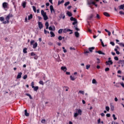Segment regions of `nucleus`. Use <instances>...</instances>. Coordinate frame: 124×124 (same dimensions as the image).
Returning a JSON list of instances; mask_svg holds the SVG:
<instances>
[{"label": "nucleus", "mask_w": 124, "mask_h": 124, "mask_svg": "<svg viewBox=\"0 0 124 124\" xmlns=\"http://www.w3.org/2000/svg\"><path fill=\"white\" fill-rule=\"evenodd\" d=\"M13 17V15L11 14H9L6 17L5 20L6 21H3V24H9V20L10 18H12Z\"/></svg>", "instance_id": "1"}, {"label": "nucleus", "mask_w": 124, "mask_h": 124, "mask_svg": "<svg viewBox=\"0 0 124 124\" xmlns=\"http://www.w3.org/2000/svg\"><path fill=\"white\" fill-rule=\"evenodd\" d=\"M41 14L43 16V17L44 18V20L45 21H46V20H48V16H47V13L45 12H44V10H42L41 11Z\"/></svg>", "instance_id": "2"}, {"label": "nucleus", "mask_w": 124, "mask_h": 124, "mask_svg": "<svg viewBox=\"0 0 124 124\" xmlns=\"http://www.w3.org/2000/svg\"><path fill=\"white\" fill-rule=\"evenodd\" d=\"M58 31H73L70 29H60Z\"/></svg>", "instance_id": "3"}, {"label": "nucleus", "mask_w": 124, "mask_h": 124, "mask_svg": "<svg viewBox=\"0 0 124 124\" xmlns=\"http://www.w3.org/2000/svg\"><path fill=\"white\" fill-rule=\"evenodd\" d=\"M106 65H110V64L112 65L113 64V62L112 60L107 61L106 62Z\"/></svg>", "instance_id": "4"}, {"label": "nucleus", "mask_w": 124, "mask_h": 124, "mask_svg": "<svg viewBox=\"0 0 124 124\" xmlns=\"http://www.w3.org/2000/svg\"><path fill=\"white\" fill-rule=\"evenodd\" d=\"M50 12L51 13H55V9H54V7L53 6V5H51L50 6Z\"/></svg>", "instance_id": "5"}, {"label": "nucleus", "mask_w": 124, "mask_h": 124, "mask_svg": "<svg viewBox=\"0 0 124 124\" xmlns=\"http://www.w3.org/2000/svg\"><path fill=\"white\" fill-rule=\"evenodd\" d=\"M23 73L22 72L18 73V75L16 77V79H20L22 77V75Z\"/></svg>", "instance_id": "6"}, {"label": "nucleus", "mask_w": 124, "mask_h": 124, "mask_svg": "<svg viewBox=\"0 0 124 124\" xmlns=\"http://www.w3.org/2000/svg\"><path fill=\"white\" fill-rule=\"evenodd\" d=\"M56 29L55 26H50L49 28H48V30L49 31H55V30Z\"/></svg>", "instance_id": "7"}, {"label": "nucleus", "mask_w": 124, "mask_h": 124, "mask_svg": "<svg viewBox=\"0 0 124 124\" xmlns=\"http://www.w3.org/2000/svg\"><path fill=\"white\" fill-rule=\"evenodd\" d=\"M118 63L122 64V67H124V60H119Z\"/></svg>", "instance_id": "8"}, {"label": "nucleus", "mask_w": 124, "mask_h": 124, "mask_svg": "<svg viewBox=\"0 0 124 124\" xmlns=\"http://www.w3.org/2000/svg\"><path fill=\"white\" fill-rule=\"evenodd\" d=\"M7 5H8V3H7V2H5L2 3L3 8H7Z\"/></svg>", "instance_id": "9"}, {"label": "nucleus", "mask_w": 124, "mask_h": 124, "mask_svg": "<svg viewBox=\"0 0 124 124\" xmlns=\"http://www.w3.org/2000/svg\"><path fill=\"white\" fill-rule=\"evenodd\" d=\"M95 53H98V54H99V55H105V53L102 52L101 50L96 51Z\"/></svg>", "instance_id": "10"}, {"label": "nucleus", "mask_w": 124, "mask_h": 124, "mask_svg": "<svg viewBox=\"0 0 124 124\" xmlns=\"http://www.w3.org/2000/svg\"><path fill=\"white\" fill-rule=\"evenodd\" d=\"M32 89H33L34 92H37V91H38V89H39V87L38 86H34L32 88Z\"/></svg>", "instance_id": "11"}, {"label": "nucleus", "mask_w": 124, "mask_h": 124, "mask_svg": "<svg viewBox=\"0 0 124 124\" xmlns=\"http://www.w3.org/2000/svg\"><path fill=\"white\" fill-rule=\"evenodd\" d=\"M75 35L76 37L78 38L79 37V36H80V34L79 33V32H78V31H76L75 32Z\"/></svg>", "instance_id": "12"}, {"label": "nucleus", "mask_w": 124, "mask_h": 124, "mask_svg": "<svg viewBox=\"0 0 124 124\" xmlns=\"http://www.w3.org/2000/svg\"><path fill=\"white\" fill-rule=\"evenodd\" d=\"M24 112H25V115L26 117H29V116H30V113H28V111L27 110V109H25L24 110Z\"/></svg>", "instance_id": "13"}, {"label": "nucleus", "mask_w": 124, "mask_h": 124, "mask_svg": "<svg viewBox=\"0 0 124 124\" xmlns=\"http://www.w3.org/2000/svg\"><path fill=\"white\" fill-rule=\"evenodd\" d=\"M104 15L105 16H106V17H110V15L109 14V13H107V12H104L103 13Z\"/></svg>", "instance_id": "14"}, {"label": "nucleus", "mask_w": 124, "mask_h": 124, "mask_svg": "<svg viewBox=\"0 0 124 124\" xmlns=\"http://www.w3.org/2000/svg\"><path fill=\"white\" fill-rule=\"evenodd\" d=\"M61 70H63V71H66V70H67V69L66 68V67H63V66H62L61 67Z\"/></svg>", "instance_id": "15"}, {"label": "nucleus", "mask_w": 124, "mask_h": 124, "mask_svg": "<svg viewBox=\"0 0 124 124\" xmlns=\"http://www.w3.org/2000/svg\"><path fill=\"white\" fill-rule=\"evenodd\" d=\"M39 29H42L43 28V25L41 22H39Z\"/></svg>", "instance_id": "16"}, {"label": "nucleus", "mask_w": 124, "mask_h": 124, "mask_svg": "<svg viewBox=\"0 0 124 124\" xmlns=\"http://www.w3.org/2000/svg\"><path fill=\"white\" fill-rule=\"evenodd\" d=\"M67 15H68V16H69V17H71V16H72V13H71V12L68 11L67 12Z\"/></svg>", "instance_id": "17"}, {"label": "nucleus", "mask_w": 124, "mask_h": 124, "mask_svg": "<svg viewBox=\"0 0 124 124\" xmlns=\"http://www.w3.org/2000/svg\"><path fill=\"white\" fill-rule=\"evenodd\" d=\"M89 50L90 52H93V50H94V47L93 46V47H89Z\"/></svg>", "instance_id": "18"}, {"label": "nucleus", "mask_w": 124, "mask_h": 124, "mask_svg": "<svg viewBox=\"0 0 124 124\" xmlns=\"http://www.w3.org/2000/svg\"><path fill=\"white\" fill-rule=\"evenodd\" d=\"M50 33L51 35V37H55V33H54L53 31H50Z\"/></svg>", "instance_id": "19"}, {"label": "nucleus", "mask_w": 124, "mask_h": 124, "mask_svg": "<svg viewBox=\"0 0 124 124\" xmlns=\"http://www.w3.org/2000/svg\"><path fill=\"white\" fill-rule=\"evenodd\" d=\"M37 45H38L37 43V42L35 43V44L34 45H33V49H35V48H36V47H37Z\"/></svg>", "instance_id": "20"}, {"label": "nucleus", "mask_w": 124, "mask_h": 124, "mask_svg": "<svg viewBox=\"0 0 124 124\" xmlns=\"http://www.w3.org/2000/svg\"><path fill=\"white\" fill-rule=\"evenodd\" d=\"M25 94L27 96H29L30 99H32V97H31V95L30 93H26Z\"/></svg>", "instance_id": "21"}, {"label": "nucleus", "mask_w": 124, "mask_h": 124, "mask_svg": "<svg viewBox=\"0 0 124 124\" xmlns=\"http://www.w3.org/2000/svg\"><path fill=\"white\" fill-rule=\"evenodd\" d=\"M70 20H71V21H74V22L75 21H76V20H77V19L76 18L73 17V16H71V17H70Z\"/></svg>", "instance_id": "22"}, {"label": "nucleus", "mask_w": 124, "mask_h": 124, "mask_svg": "<svg viewBox=\"0 0 124 124\" xmlns=\"http://www.w3.org/2000/svg\"><path fill=\"white\" fill-rule=\"evenodd\" d=\"M27 50H28V48L25 47L24 49H23V53H24V54H27V53H28V51H27Z\"/></svg>", "instance_id": "23"}, {"label": "nucleus", "mask_w": 124, "mask_h": 124, "mask_svg": "<svg viewBox=\"0 0 124 124\" xmlns=\"http://www.w3.org/2000/svg\"><path fill=\"white\" fill-rule=\"evenodd\" d=\"M110 107H111L110 109H111V111H114V106L112 105L111 103L110 104Z\"/></svg>", "instance_id": "24"}, {"label": "nucleus", "mask_w": 124, "mask_h": 124, "mask_svg": "<svg viewBox=\"0 0 124 124\" xmlns=\"http://www.w3.org/2000/svg\"><path fill=\"white\" fill-rule=\"evenodd\" d=\"M115 87H116V88H120V83H117L116 84L114 85Z\"/></svg>", "instance_id": "25"}, {"label": "nucleus", "mask_w": 124, "mask_h": 124, "mask_svg": "<svg viewBox=\"0 0 124 124\" xmlns=\"http://www.w3.org/2000/svg\"><path fill=\"white\" fill-rule=\"evenodd\" d=\"M45 26L46 27V29H47L49 27V23H48V22H46Z\"/></svg>", "instance_id": "26"}, {"label": "nucleus", "mask_w": 124, "mask_h": 124, "mask_svg": "<svg viewBox=\"0 0 124 124\" xmlns=\"http://www.w3.org/2000/svg\"><path fill=\"white\" fill-rule=\"evenodd\" d=\"M124 4H122V5H121L120 6V7H119L120 10L124 9Z\"/></svg>", "instance_id": "27"}, {"label": "nucleus", "mask_w": 124, "mask_h": 124, "mask_svg": "<svg viewBox=\"0 0 124 124\" xmlns=\"http://www.w3.org/2000/svg\"><path fill=\"white\" fill-rule=\"evenodd\" d=\"M78 113L79 115H82V110L80 109L78 110Z\"/></svg>", "instance_id": "28"}, {"label": "nucleus", "mask_w": 124, "mask_h": 124, "mask_svg": "<svg viewBox=\"0 0 124 124\" xmlns=\"http://www.w3.org/2000/svg\"><path fill=\"white\" fill-rule=\"evenodd\" d=\"M26 1H24L22 3V6L23 8H26Z\"/></svg>", "instance_id": "29"}, {"label": "nucleus", "mask_w": 124, "mask_h": 124, "mask_svg": "<svg viewBox=\"0 0 124 124\" xmlns=\"http://www.w3.org/2000/svg\"><path fill=\"white\" fill-rule=\"evenodd\" d=\"M32 19V14H31L29 16H28V20H31Z\"/></svg>", "instance_id": "30"}, {"label": "nucleus", "mask_w": 124, "mask_h": 124, "mask_svg": "<svg viewBox=\"0 0 124 124\" xmlns=\"http://www.w3.org/2000/svg\"><path fill=\"white\" fill-rule=\"evenodd\" d=\"M0 21L1 22H3V21H4V17L3 16L0 17Z\"/></svg>", "instance_id": "31"}, {"label": "nucleus", "mask_w": 124, "mask_h": 124, "mask_svg": "<svg viewBox=\"0 0 124 124\" xmlns=\"http://www.w3.org/2000/svg\"><path fill=\"white\" fill-rule=\"evenodd\" d=\"M70 80H72V81H74V80H75V78L72 77V76H70Z\"/></svg>", "instance_id": "32"}, {"label": "nucleus", "mask_w": 124, "mask_h": 124, "mask_svg": "<svg viewBox=\"0 0 124 124\" xmlns=\"http://www.w3.org/2000/svg\"><path fill=\"white\" fill-rule=\"evenodd\" d=\"M93 84H97V82H96V80L95 79H93L92 80Z\"/></svg>", "instance_id": "33"}, {"label": "nucleus", "mask_w": 124, "mask_h": 124, "mask_svg": "<svg viewBox=\"0 0 124 124\" xmlns=\"http://www.w3.org/2000/svg\"><path fill=\"white\" fill-rule=\"evenodd\" d=\"M70 2L67 1L64 3V6H67L69 4H70Z\"/></svg>", "instance_id": "34"}, {"label": "nucleus", "mask_w": 124, "mask_h": 124, "mask_svg": "<svg viewBox=\"0 0 124 124\" xmlns=\"http://www.w3.org/2000/svg\"><path fill=\"white\" fill-rule=\"evenodd\" d=\"M118 44L121 46V47H124V44L123 43H119Z\"/></svg>", "instance_id": "35"}, {"label": "nucleus", "mask_w": 124, "mask_h": 124, "mask_svg": "<svg viewBox=\"0 0 124 124\" xmlns=\"http://www.w3.org/2000/svg\"><path fill=\"white\" fill-rule=\"evenodd\" d=\"M74 27H75V29L77 31H80V29H79V28H77V26H75Z\"/></svg>", "instance_id": "36"}, {"label": "nucleus", "mask_w": 124, "mask_h": 124, "mask_svg": "<svg viewBox=\"0 0 124 124\" xmlns=\"http://www.w3.org/2000/svg\"><path fill=\"white\" fill-rule=\"evenodd\" d=\"M32 9H33L34 12H36V8L35 7V6H33Z\"/></svg>", "instance_id": "37"}, {"label": "nucleus", "mask_w": 124, "mask_h": 124, "mask_svg": "<svg viewBox=\"0 0 124 124\" xmlns=\"http://www.w3.org/2000/svg\"><path fill=\"white\" fill-rule=\"evenodd\" d=\"M112 117H113V120H114V121H116V120H117V117H116V115L115 114H113Z\"/></svg>", "instance_id": "38"}, {"label": "nucleus", "mask_w": 124, "mask_h": 124, "mask_svg": "<svg viewBox=\"0 0 124 124\" xmlns=\"http://www.w3.org/2000/svg\"><path fill=\"white\" fill-rule=\"evenodd\" d=\"M12 1L13 2V5H14V6L15 7V3H16V0H12Z\"/></svg>", "instance_id": "39"}, {"label": "nucleus", "mask_w": 124, "mask_h": 124, "mask_svg": "<svg viewBox=\"0 0 124 124\" xmlns=\"http://www.w3.org/2000/svg\"><path fill=\"white\" fill-rule=\"evenodd\" d=\"M106 109L107 110V111H108V112H109V110H110V108H109V107L107 106L106 107Z\"/></svg>", "instance_id": "40"}, {"label": "nucleus", "mask_w": 124, "mask_h": 124, "mask_svg": "<svg viewBox=\"0 0 124 124\" xmlns=\"http://www.w3.org/2000/svg\"><path fill=\"white\" fill-rule=\"evenodd\" d=\"M31 86L32 87V88H34V82L33 81L31 82Z\"/></svg>", "instance_id": "41"}, {"label": "nucleus", "mask_w": 124, "mask_h": 124, "mask_svg": "<svg viewBox=\"0 0 124 124\" xmlns=\"http://www.w3.org/2000/svg\"><path fill=\"white\" fill-rule=\"evenodd\" d=\"M93 14H91L90 15V16H89V19L91 20V19H93Z\"/></svg>", "instance_id": "42"}, {"label": "nucleus", "mask_w": 124, "mask_h": 124, "mask_svg": "<svg viewBox=\"0 0 124 124\" xmlns=\"http://www.w3.org/2000/svg\"><path fill=\"white\" fill-rule=\"evenodd\" d=\"M109 70H110V69L108 67H107L105 69V71H106V72H107V71H109Z\"/></svg>", "instance_id": "43"}, {"label": "nucleus", "mask_w": 124, "mask_h": 124, "mask_svg": "<svg viewBox=\"0 0 124 124\" xmlns=\"http://www.w3.org/2000/svg\"><path fill=\"white\" fill-rule=\"evenodd\" d=\"M28 78V75H25L23 77V79L24 80H26V79H27Z\"/></svg>", "instance_id": "44"}, {"label": "nucleus", "mask_w": 124, "mask_h": 124, "mask_svg": "<svg viewBox=\"0 0 124 124\" xmlns=\"http://www.w3.org/2000/svg\"><path fill=\"white\" fill-rule=\"evenodd\" d=\"M39 83L40 85H42L43 86L44 85V83H43V81L42 80H40Z\"/></svg>", "instance_id": "45"}, {"label": "nucleus", "mask_w": 124, "mask_h": 124, "mask_svg": "<svg viewBox=\"0 0 124 124\" xmlns=\"http://www.w3.org/2000/svg\"><path fill=\"white\" fill-rule=\"evenodd\" d=\"M95 18H97V19H100V16H99L98 14H97Z\"/></svg>", "instance_id": "46"}, {"label": "nucleus", "mask_w": 124, "mask_h": 124, "mask_svg": "<svg viewBox=\"0 0 124 124\" xmlns=\"http://www.w3.org/2000/svg\"><path fill=\"white\" fill-rule=\"evenodd\" d=\"M61 17H62V19H64V18H65V16H64V14H61Z\"/></svg>", "instance_id": "47"}, {"label": "nucleus", "mask_w": 124, "mask_h": 124, "mask_svg": "<svg viewBox=\"0 0 124 124\" xmlns=\"http://www.w3.org/2000/svg\"><path fill=\"white\" fill-rule=\"evenodd\" d=\"M58 39L59 40L61 41V40H62V36H59L58 37Z\"/></svg>", "instance_id": "48"}, {"label": "nucleus", "mask_w": 124, "mask_h": 124, "mask_svg": "<svg viewBox=\"0 0 124 124\" xmlns=\"http://www.w3.org/2000/svg\"><path fill=\"white\" fill-rule=\"evenodd\" d=\"M78 114L77 112L75 113L74 115V117H75V118H76L77 117H78Z\"/></svg>", "instance_id": "49"}, {"label": "nucleus", "mask_w": 124, "mask_h": 124, "mask_svg": "<svg viewBox=\"0 0 124 124\" xmlns=\"http://www.w3.org/2000/svg\"><path fill=\"white\" fill-rule=\"evenodd\" d=\"M45 122H46V120L45 119H42L41 121L42 124H45Z\"/></svg>", "instance_id": "50"}, {"label": "nucleus", "mask_w": 124, "mask_h": 124, "mask_svg": "<svg viewBox=\"0 0 124 124\" xmlns=\"http://www.w3.org/2000/svg\"><path fill=\"white\" fill-rule=\"evenodd\" d=\"M79 93H81L82 94H84V93H85V92L82 91H79Z\"/></svg>", "instance_id": "51"}, {"label": "nucleus", "mask_w": 124, "mask_h": 124, "mask_svg": "<svg viewBox=\"0 0 124 124\" xmlns=\"http://www.w3.org/2000/svg\"><path fill=\"white\" fill-rule=\"evenodd\" d=\"M120 84L122 86V87H123V88H124V83L122 82H120Z\"/></svg>", "instance_id": "52"}, {"label": "nucleus", "mask_w": 124, "mask_h": 124, "mask_svg": "<svg viewBox=\"0 0 124 124\" xmlns=\"http://www.w3.org/2000/svg\"><path fill=\"white\" fill-rule=\"evenodd\" d=\"M31 56H36V55H35V53L34 52H31Z\"/></svg>", "instance_id": "53"}, {"label": "nucleus", "mask_w": 124, "mask_h": 124, "mask_svg": "<svg viewBox=\"0 0 124 124\" xmlns=\"http://www.w3.org/2000/svg\"><path fill=\"white\" fill-rule=\"evenodd\" d=\"M119 14H120V15H124V13L123 12H122V11H120L119 12Z\"/></svg>", "instance_id": "54"}, {"label": "nucleus", "mask_w": 124, "mask_h": 124, "mask_svg": "<svg viewBox=\"0 0 124 124\" xmlns=\"http://www.w3.org/2000/svg\"><path fill=\"white\" fill-rule=\"evenodd\" d=\"M4 40L6 41V42H8V41H9V40L8 38H7V37L5 38Z\"/></svg>", "instance_id": "55"}, {"label": "nucleus", "mask_w": 124, "mask_h": 124, "mask_svg": "<svg viewBox=\"0 0 124 124\" xmlns=\"http://www.w3.org/2000/svg\"><path fill=\"white\" fill-rule=\"evenodd\" d=\"M107 117H108V118H110V117H111V114H110L109 113H108L106 114Z\"/></svg>", "instance_id": "56"}, {"label": "nucleus", "mask_w": 124, "mask_h": 124, "mask_svg": "<svg viewBox=\"0 0 124 124\" xmlns=\"http://www.w3.org/2000/svg\"><path fill=\"white\" fill-rule=\"evenodd\" d=\"M34 43V40H31V45H33V44Z\"/></svg>", "instance_id": "57"}, {"label": "nucleus", "mask_w": 124, "mask_h": 124, "mask_svg": "<svg viewBox=\"0 0 124 124\" xmlns=\"http://www.w3.org/2000/svg\"><path fill=\"white\" fill-rule=\"evenodd\" d=\"M110 44H111L112 46H115V43L113 42H110Z\"/></svg>", "instance_id": "58"}, {"label": "nucleus", "mask_w": 124, "mask_h": 124, "mask_svg": "<svg viewBox=\"0 0 124 124\" xmlns=\"http://www.w3.org/2000/svg\"><path fill=\"white\" fill-rule=\"evenodd\" d=\"M115 61H118L119 60V58L117 56L114 57Z\"/></svg>", "instance_id": "59"}, {"label": "nucleus", "mask_w": 124, "mask_h": 124, "mask_svg": "<svg viewBox=\"0 0 124 124\" xmlns=\"http://www.w3.org/2000/svg\"><path fill=\"white\" fill-rule=\"evenodd\" d=\"M90 67H91V65H86V69H89V68H90Z\"/></svg>", "instance_id": "60"}, {"label": "nucleus", "mask_w": 124, "mask_h": 124, "mask_svg": "<svg viewBox=\"0 0 124 124\" xmlns=\"http://www.w3.org/2000/svg\"><path fill=\"white\" fill-rule=\"evenodd\" d=\"M34 60H37L38 59V56L37 55H35L34 57Z\"/></svg>", "instance_id": "61"}, {"label": "nucleus", "mask_w": 124, "mask_h": 124, "mask_svg": "<svg viewBox=\"0 0 124 124\" xmlns=\"http://www.w3.org/2000/svg\"><path fill=\"white\" fill-rule=\"evenodd\" d=\"M77 23H78V21H77V20L76 21H75L72 24H73V25H74L77 24Z\"/></svg>", "instance_id": "62"}, {"label": "nucleus", "mask_w": 124, "mask_h": 124, "mask_svg": "<svg viewBox=\"0 0 124 124\" xmlns=\"http://www.w3.org/2000/svg\"><path fill=\"white\" fill-rule=\"evenodd\" d=\"M70 50H75L76 49H75L74 47H70Z\"/></svg>", "instance_id": "63"}, {"label": "nucleus", "mask_w": 124, "mask_h": 124, "mask_svg": "<svg viewBox=\"0 0 124 124\" xmlns=\"http://www.w3.org/2000/svg\"><path fill=\"white\" fill-rule=\"evenodd\" d=\"M101 122H100V118H99L98 120V121H97V124H100Z\"/></svg>", "instance_id": "64"}]
</instances>
